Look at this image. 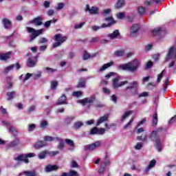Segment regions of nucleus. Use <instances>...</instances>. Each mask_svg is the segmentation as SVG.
Masks as SVG:
<instances>
[{"mask_svg":"<svg viewBox=\"0 0 176 176\" xmlns=\"http://www.w3.org/2000/svg\"><path fill=\"white\" fill-rule=\"evenodd\" d=\"M64 6H65L64 3H59L57 6L55 7V9L56 10H61L62 9H64Z\"/></svg>","mask_w":176,"mask_h":176,"instance_id":"51","label":"nucleus"},{"mask_svg":"<svg viewBox=\"0 0 176 176\" xmlns=\"http://www.w3.org/2000/svg\"><path fill=\"white\" fill-rule=\"evenodd\" d=\"M4 126H7L10 133H12L14 135H17V130L13 127L9 122H3Z\"/></svg>","mask_w":176,"mask_h":176,"instance_id":"21","label":"nucleus"},{"mask_svg":"<svg viewBox=\"0 0 176 176\" xmlns=\"http://www.w3.org/2000/svg\"><path fill=\"white\" fill-rule=\"evenodd\" d=\"M47 124H49L47 123V121H46V120H43V121H41V122L40 127H41V129H46V126H47Z\"/></svg>","mask_w":176,"mask_h":176,"instance_id":"54","label":"nucleus"},{"mask_svg":"<svg viewBox=\"0 0 176 176\" xmlns=\"http://www.w3.org/2000/svg\"><path fill=\"white\" fill-rule=\"evenodd\" d=\"M72 96H73L74 97H81V96H82V91H74V92L72 93Z\"/></svg>","mask_w":176,"mask_h":176,"instance_id":"58","label":"nucleus"},{"mask_svg":"<svg viewBox=\"0 0 176 176\" xmlns=\"http://www.w3.org/2000/svg\"><path fill=\"white\" fill-rule=\"evenodd\" d=\"M23 175H25V176H38V175L36 174V170H35L23 171Z\"/></svg>","mask_w":176,"mask_h":176,"instance_id":"34","label":"nucleus"},{"mask_svg":"<svg viewBox=\"0 0 176 176\" xmlns=\"http://www.w3.org/2000/svg\"><path fill=\"white\" fill-rule=\"evenodd\" d=\"M163 131V128L160 127L155 131H153L148 136L149 140L154 141V146L158 152H162V142L159 138V133Z\"/></svg>","mask_w":176,"mask_h":176,"instance_id":"2","label":"nucleus"},{"mask_svg":"<svg viewBox=\"0 0 176 176\" xmlns=\"http://www.w3.org/2000/svg\"><path fill=\"white\" fill-rule=\"evenodd\" d=\"M45 71L47 74H55V72H57L56 69H53V68L49 67H45Z\"/></svg>","mask_w":176,"mask_h":176,"instance_id":"41","label":"nucleus"},{"mask_svg":"<svg viewBox=\"0 0 176 176\" xmlns=\"http://www.w3.org/2000/svg\"><path fill=\"white\" fill-rule=\"evenodd\" d=\"M153 34L154 35V36H156L157 35L164 36V35H166V32L162 30L160 28H157L153 30Z\"/></svg>","mask_w":176,"mask_h":176,"instance_id":"22","label":"nucleus"},{"mask_svg":"<svg viewBox=\"0 0 176 176\" xmlns=\"http://www.w3.org/2000/svg\"><path fill=\"white\" fill-rule=\"evenodd\" d=\"M10 54H12V52H8L6 54L0 53L1 61H6V60H9V58H10Z\"/></svg>","mask_w":176,"mask_h":176,"instance_id":"25","label":"nucleus"},{"mask_svg":"<svg viewBox=\"0 0 176 176\" xmlns=\"http://www.w3.org/2000/svg\"><path fill=\"white\" fill-rule=\"evenodd\" d=\"M133 113V111L131 110H129V111H126L124 115L122 116V122L123 120H125L126 118H129V116H130V115H132Z\"/></svg>","mask_w":176,"mask_h":176,"instance_id":"44","label":"nucleus"},{"mask_svg":"<svg viewBox=\"0 0 176 176\" xmlns=\"http://www.w3.org/2000/svg\"><path fill=\"white\" fill-rule=\"evenodd\" d=\"M46 142L38 140L33 145V147L35 148V149H40V148H43V146H46Z\"/></svg>","mask_w":176,"mask_h":176,"instance_id":"23","label":"nucleus"},{"mask_svg":"<svg viewBox=\"0 0 176 176\" xmlns=\"http://www.w3.org/2000/svg\"><path fill=\"white\" fill-rule=\"evenodd\" d=\"M141 148H142V144L141 142H138L135 146V149L137 150H140Z\"/></svg>","mask_w":176,"mask_h":176,"instance_id":"64","label":"nucleus"},{"mask_svg":"<svg viewBox=\"0 0 176 176\" xmlns=\"http://www.w3.org/2000/svg\"><path fill=\"white\" fill-rule=\"evenodd\" d=\"M157 124V113H155L153 116V125L156 126Z\"/></svg>","mask_w":176,"mask_h":176,"instance_id":"49","label":"nucleus"},{"mask_svg":"<svg viewBox=\"0 0 176 176\" xmlns=\"http://www.w3.org/2000/svg\"><path fill=\"white\" fill-rule=\"evenodd\" d=\"M153 67V62L148 61L146 64V69H149V68H152Z\"/></svg>","mask_w":176,"mask_h":176,"instance_id":"56","label":"nucleus"},{"mask_svg":"<svg viewBox=\"0 0 176 176\" xmlns=\"http://www.w3.org/2000/svg\"><path fill=\"white\" fill-rule=\"evenodd\" d=\"M137 140H138V141H142L143 142H148V136H146V135H145L144 137L138 136Z\"/></svg>","mask_w":176,"mask_h":176,"instance_id":"46","label":"nucleus"},{"mask_svg":"<svg viewBox=\"0 0 176 176\" xmlns=\"http://www.w3.org/2000/svg\"><path fill=\"white\" fill-rule=\"evenodd\" d=\"M169 80H170L168 78H166V80H165V82L164 84V88H163L164 91H166V89H167V87L168 86Z\"/></svg>","mask_w":176,"mask_h":176,"instance_id":"61","label":"nucleus"},{"mask_svg":"<svg viewBox=\"0 0 176 176\" xmlns=\"http://www.w3.org/2000/svg\"><path fill=\"white\" fill-rule=\"evenodd\" d=\"M101 146V142L97 141L91 144H88L85 146V151H94L96 148Z\"/></svg>","mask_w":176,"mask_h":176,"instance_id":"10","label":"nucleus"},{"mask_svg":"<svg viewBox=\"0 0 176 176\" xmlns=\"http://www.w3.org/2000/svg\"><path fill=\"white\" fill-rule=\"evenodd\" d=\"M104 133H105V129L104 128L98 129L96 126L92 128L90 131L91 135H94V134H98L99 135H102Z\"/></svg>","mask_w":176,"mask_h":176,"instance_id":"12","label":"nucleus"},{"mask_svg":"<svg viewBox=\"0 0 176 176\" xmlns=\"http://www.w3.org/2000/svg\"><path fill=\"white\" fill-rule=\"evenodd\" d=\"M14 160H16L18 162H24V163H26V164H28V163H30V160L27 157V154L19 155L17 157L14 158Z\"/></svg>","mask_w":176,"mask_h":176,"instance_id":"16","label":"nucleus"},{"mask_svg":"<svg viewBox=\"0 0 176 176\" xmlns=\"http://www.w3.org/2000/svg\"><path fill=\"white\" fill-rule=\"evenodd\" d=\"M96 56H97V54H93L92 55H90L87 52V51H85L82 59H83L84 61H86V60H89V58H91V57L94 58V57H96Z\"/></svg>","mask_w":176,"mask_h":176,"instance_id":"31","label":"nucleus"},{"mask_svg":"<svg viewBox=\"0 0 176 176\" xmlns=\"http://www.w3.org/2000/svg\"><path fill=\"white\" fill-rule=\"evenodd\" d=\"M36 127V126L34 124H30L28 126V131H34V130H35Z\"/></svg>","mask_w":176,"mask_h":176,"instance_id":"60","label":"nucleus"},{"mask_svg":"<svg viewBox=\"0 0 176 176\" xmlns=\"http://www.w3.org/2000/svg\"><path fill=\"white\" fill-rule=\"evenodd\" d=\"M100 41V37H94L90 40V43H97Z\"/></svg>","mask_w":176,"mask_h":176,"instance_id":"59","label":"nucleus"},{"mask_svg":"<svg viewBox=\"0 0 176 176\" xmlns=\"http://www.w3.org/2000/svg\"><path fill=\"white\" fill-rule=\"evenodd\" d=\"M41 75H42V72H38L37 74H33V78H34V79H39V78H41Z\"/></svg>","mask_w":176,"mask_h":176,"instance_id":"63","label":"nucleus"},{"mask_svg":"<svg viewBox=\"0 0 176 176\" xmlns=\"http://www.w3.org/2000/svg\"><path fill=\"white\" fill-rule=\"evenodd\" d=\"M27 31L28 32L32 34V36L30 38V41L32 42L34 39H36L37 36H39V35H41V34L43 32V29L36 30L34 28H32L31 27H28Z\"/></svg>","mask_w":176,"mask_h":176,"instance_id":"6","label":"nucleus"},{"mask_svg":"<svg viewBox=\"0 0 176 176\" xmlns=\"http://www.w3.org/2000/svg\"><path fill=\"white\" fill-rule=\"evenodd\" d=\"M67 104H68V102H67V96L65 95H62L56 102V105H64Z\"/></svg>","mask_w":176,"mask_h":176,"instance_id":"20","label":"nucleus"},{"mask_svg":"<svg viewBox=\"0 0 176 176\" xmlns=\"http://www.w3.org/2000/svg\"><path fill=\"white\" fill-rule=\"evenodd\" d=\"M95 100H96V96L92 95L89 98H85L82 100H80V104H82V105H86V104H93Z\"/></svg>","mask_w":176,"mask_h":176,"instance_id":"13","label":"nucleus"},{"mask_svg":"<svg viewBox=\"0 0 176 176\" xmlns=\"http://www.w3.org/2000/svg\"><path fill=\"white\" fill-rule=\"evenodd\" d=\"M56 140H57V141H58L59 144L58 145V148L60 151H63V149H64V140H63V139L60 138H56Z\"/></svg>","mask_w":176,"mask_h":176,"instance_id":"35","label":"nucleus"},{"mask_svg":"<svg viewBox=\"0 0 176 176\" xmlns=\"http://www.w3.org/2000/svg\"><path fill=\"white\" fill-rule=\"evenodd\" d=\"M68 176H79V174H78V172L76 170H70V172L68 173Z\"/></svg>","mask_w":176,"mask_h":176,"instance_id":"57","label":"nucleus"},{"mask_svg":"<svg viewBox=\"0 0 176 176\" xmlns=\"http://www.w3.org/2000/svg\"><path fill=\"white\" fill-rule=\"evenodd\" d=\"M43 139L47 142H52V141H54V140H56V138H54L50 135H45L44 136Z\"/></svg>","mask_w":176,"mask_h":176,"instance_id":"48","label":"nucleus"},{"mask_svg":"<svg viewBox=\"0 0 176 176\" xmlns=\"http://www.w3.org/2000/svg\"><path fill=\"white\" fill-rule=\"evenodd\" d=\"M116 17L119 20H123V19L126 17V14H124V12H118L116 14Z\"/></svg>","mask_w":176,"mask_h":176,"instance_id":"47","label":"nucleus"},{"mask_svg":"<svg viewBox=\"0 0 176 176\" xmlns=\"http://www.w3.org/2000/svg\"><path fill=\"white\" fill-rule=\"evenodd\" d=\"M111 12H112V10H111V8L103 10L101 12V15L104 17V21L108 22V23L106 24L109 27H112L113 24H116V21H115V19H113V17L111 15Z\"/></svg>","mask_w":176,"mask_h":176,"instance_id":"4","label":"nucleus"},{"mask_svg":"<svg viewBox=\"0 0 176 176\" xmlns=\"http://www.w3.org/2000/svg\"><path fill=\"white\" fill-rule=\"evenodd\" d=\"M38 63V55L34 57H29L26 61V64L29 68H34Z\"/></svg>","mask_w":176,"mask_h":176,"instance_id":"9","label":"nucleus"},{"mask_svg":"<svg viewBox=\"0 0 176 176\" xmlns=\"http://www.w3.org/2000/svg\"><path fill=\"white\" fill-rule=\"evenodd\" d=\"M65 142L69 145V146H71L72 149H70V151H74V148L75 147V143L74 142V141L71 140V139H65Z\"/></svg>","mask_w":176,"mask_h":176,"instance_id":"39","label":"nucleus"},{"mask_svg":"<svg viewBox=\"0 0 176 176\" xmlns=\"http://www.w3.org/2000/svg\"><path fill=\"white\" fill-rule=\"evenodd\" d=\"M138 31H140V25L138 24H133L130 28L129 36L131 38L138 36Z\"/></svg>","mask_w":176,"mask_h":176,"instance_id":"8","label":"nucleus"},{"mask_svg":"<svg viewBox=\"0 0 176 176\" xmlns=\"http://www.w3.org/2000/svg\"><path fill=\"white\" fill-rule=\"evenodd\" d=\"M78 89H83L86 87V79L81 78L78 80V83L76 86Z\"/></svg>","mask_w":176,"mask_h":176,"instance_id":"26","label":"nucleus"},{"mask_svg":"<svg viewBox=\"0 0 176 176\" xmlns=\"http://www.w3.org/2000/svg\"><path fill=\"white\" fill-rule=\"evenodd\" d=\"M43 18L42 16H39L34 19H33L32 21H30V24H34V25H42L43 24Z\"/></svg>","mask_w":176,"mask_h":176,"instance_id":"15","label":"nucleus"},{"mask_svg":"<svg viewBox=\"0 0 176 176\" xmlns=\"http://www.w3.org/2000/svg\"><path fill=\"white\" fill-rule=\"evenodd\" d=\"M138 12L140 16L145 14V7L140 6L138 8Z\"/></svg>","mask_w":176,"mask_h":176,"instance_id":"43","label":"nucleus"},{"mask_svg":"<svg viewBox=\"0 0 176 176\" xmlns=\"http://www.w3.org/2000/svg\"><path fill=\"white\" fill-rule=\"evenodd\" d=\"M98 10L100 9L97 7L92 6L90 8V5L87 4L85 6V12H89V14H98Z\"/></svg>","mask_w":176,"mask_h":176,"instance_id":"11","label":"nucleus"},{"mask_svg":"<svg viewBox=\"0 0 176 176\" xmlns=\"http://www.w3.org/2000/svg\"><path fill=\"white\" fill-rule=\"evenodd\" d=\"M58 170V166L57 165H47L45 168V173H52V171H57Z\"/></svg>","mask_w":176,"mask_h":176,"instance_id":"18","label":"nucleus"},{"mask_svg":"<svg viewBox=\"0 0 176 176\" xmlns=\"http://www.w3.org/2000/svg\"><path fill=\"white\" fill-rule=\"evenodd\" d=\"M54 41H55V43L53 44L52 47L54 49H56V47H60V45H63L64 42H65L67 39L68 37L66 36H63L61 34H57L54 36L52 38Z\"/></svg>","mask_w":176,"mask_h":176,"instance_id":"5","label":"nucleus"},{"mask_svg":"<svg viewBox=\"0 0 176 176\" xmlns=\"http://www.w3.org/2000/svg\"><path fill=\"white\" fill-rule=\"evenodd\" d=\"M113 65V62L111 61L108 63L104 64L98 70L99 72H103L105 69L109 68V67H112Z\"/></svg>","mask_w":176,"mask_h":176,"instance_id":"29","label":"nucleus"},{"mask_svg":"<svg viewBox=\"0 0 176 176\" xmlns=\"http://www.w3.org/2000/svg\"><path fill=\"white\" fill-rule=\"evenodd\" d=\"M2 23L6 30H9V28H12V21H10V20L4 18L2 19Z\"/></svg>","mask_w":176,"mask_h":176,"instance_id":"19","label":"nucleus"},{"mask_svg":"<svg viewBox=\"0 0 176 176\" xmlns=\"http://www.w3.org/2000/svg\"><path fill=\"white\" fill-rule=\"evenodd\" d=\"M114 56H116V57H122L124 56V50H120L114 52Z\"/></svg>","mask_w":176,"mask_h":176,"instance_id":"40","label":"nucleus"},{"mask_svg":"<svg viewBox=\"0 0 176 176\" xmlns=\"http://www.w3.org/2000/svg\"><path fill=\"white\" fill-rule=\"evenodd\" d=\"M20 144V139L16 138L15 140L11 141L9 144H6V148L10 149V148H16V146H19Z\"/></svg>","mask_w":176,"mask_h":176,"instance_id":"14","label":"nucleus"},{"mask_svg":"<svg viewBox=\"0 0 176 176\" xmlns=\"http://www.w3.org/2000/svg\"><path fill=\"white\" fill-rule=\"evenodd\" d=\"M163 75H164V70H163L160 74L157 76V82L160 83L162 78H163Z\"/></svg>","mask_w":176,"mask_h":176,"instance_id":"52","label":"nucleus"},{"mask_svg":"<svg viewBox=\"0 0 176 176\" xmlns=\"http://www.w3.org/2000/svg\"><path fill=\"white\" fill-rule=\"evenodd\" d=\"M156 164V161L155 160H153L150 162L148 166L144 169V173H149L151 170V168H153L155 167V165Z\"/></svg>","mask_w":176,"mask_h":176,"instance_id":"27","label":"nucleus"},{"mask_svg":"<svg viewBox=\"0 0 176 176\" xmlns=\"http://www.w3.org/2000/svg\"><path fill=\"white\" fill-rule=\"evenodd\" d=\"M119 36H120V32H119V30H116L112 33L107 35V38H109L111 40L118 39Z\"/></svg>","mask_w":176,"mask_h":176,"instance_id":"17","label":"nucleus"},{"mask_svg":"<svg viewBox=\"0 0 176 176\" xmlns=\"http://www.w3.org/2000/svg\"><path fill=\"white\" fill-rule=\"evenodd\" d=\"M140 65L141 62L138 59H134L127 63L120 65L118 66V69L128 71V72H137Z\"/></svg>","mask_w":176,"mask_h":176,"instance_id":"1","label":"nucleus"},{"mask_svg":"<svg viewBox=\"0 0 176 176\" xmlns=\"http://www.w3.org/2000/svg\"><path fill=\"white\" fill-rule=\"evenodd\" d=\"M109 118V115L106 114L103 116L100 117L96 122V126H100L101 123H104V122H107L108 118Z\"/></svg>","mask_w":176,"mask_h":176,"instance_id":"24","label":"nucleus"},{"mask_svg":"<svg viewBox=\"0 0 176 176\" xmlns=\"http://www.w3.org/2000/svg\"><path fill=\"white\" fill-rule=\"evenodd\" d=\"M110 26H108L107 23H103L101 26L94 25L91 27V29L93 31L96 32L98 31V30H101V28H108Z\"/></svg>","mask_w":176,"mask_h":176,"instance_id":"32","label":"nucleus"},{"mask_svg":"<svg viewBox=\"0 0 176 176\" xmlns=\"http://www.w3.org/2000/svg\"><path fill=\"white\" fill-rule=\"evenodd\" d=\"M83 124V122H82L81 121L75 122L74 124V129L75 130H79V129H80V127H82Z\"/></svg>","mask_w":176,"mask_h":176,"instance_id":"38","label":"nucleus"},{"mask_svg":"<svg viewBox=\"0 0 176 176\" xmlns=\"http://www.w3.org/2000/svg\"><path fill=\"white\" fill-rule=\"evenodd\" d=\"M71 167L72 168H76L79 167V164H78V162H76V161L72 160L71 162Z\"/></svg>","mask_w":176,"mask_h":176,"instance_id":"53","label":"nucleus"},{"mask_svg":"<svg viewBox=\"0 0 176 176\" xmlns=\"http://www.w3.org/2000/svg\"><path fill=\"white\" fill-rule=\"evenodd\" d=\"M34 74H30L28 73L25 74V76H24V75H21L19 78V79L21 80H23V82H25L26 80H28V79L30 78V76H33Z\"/></svg>","mask_w":176,"mask_h":176,"instance_id":"36","label":"nucleus"},{"mask_svg":"<svg viewBox=\"0 0 176 176\" xmlns=\"http://www.w3.org/2000/svg\"><path fill=\"white\" fill-rule=\"evenodd\" d=\"M109 166V161L102 163L100 168L98 170L99 174H102L105 171V167Z\"/></svg>","mask_w":176,"mask_h":176,"instance_id":"30","label":"nucleus"},{"mask_svg":"<svg viewBox=\"0 0 176 176\" xmlns=\"http://www.w3.org/2000/svg\"><path fill=\"white\" fill-rule=\"evenodd\" d=\"M119 80H120V78L117 77L115 78L113 80L112 85H113V89H119V87H122V86H124V85H127L129 83V81H121L119 82Z\"/></svg>","mask_w":176,"mask_h":176,"instance_id":"7","label":"nucleus"},{"mask_svg":"<svg viewBox=\"0 0 176 176\" xmlns=\"http://www.w3.org/2000/svg\"><path fill=\"white\" fill-rule=\"evenodd\" d=\"M46 155H47V151H46L40 153V154L38 155V159H45V157H46Z\"/></svg>","mask_w":176,"mask_h":176,"instance_id":"50","label":"nucleus"},{"mask_svg":"<svg viewBox=\"0 0 176 176\" xmlns=\"http://www.w3.org/2000/svg\"><path fill=\"white\" fill-rule=\"evenodd\" d=\"M14 67H16V65L12 64L8 67H5L3 74H8L9 72L12 71Z\"/></svg>","mask_w":176,"mask_h":176,"instance_id":"42","label":"nucleus"},{"mask_svg":"<svg viewBox=\"0 0 176 176\" xmlns=\"http://www.w3.org/2000/svg\"><path fill=\"white\" fill-rule=\"evenodd\" d=\"M6 96H8V101H12L16 97V91H12L6 93Z\"/></svg>","mask_w":176,"mask_h":176,"instance_id":"33","label":"nucleus"},{"mask_svg":"<svg viewBox=\"0 0 176 176\" xmlns=\"http://www.w3.org/2000/svg\"><path fill=\"white\" fill-rule=\"evenodd\" d=\"M125 5L124 0H118L114 6V9H122Z\"/></svg>","mask_w":176,"mask_h":176,"instance_id":"28","label":"nucleus"},{"mask_svg":"<svg viewBox=\"0 0 176 176\" xmlns=\"http://www.w3.org/2000/svg\"><path fill=\"white\" fill-rule=\"evenodd\" d=\"M75 118H76V117L74 116L67 117L65 119V123L66 124H71V123L72 122V120H75Z\"/></svg>","mask_w":176,"mask_h":176,"instance_id":"37","label":"nucleus"},{"mask_svg":"<svg viewBox=\"0 0 176 176\" xmlns=\"http://www.w3.org/2000/svg\"><path fill=\"white\" fill-rule=\"evenodd\" d=\"M60 152L58 151H48L47 153V155H49V156H56V155H58Z\"/></svg>","mask_w":176,"mask_h":176,"instance_id":"55","label":"nucleus"},{"mask_svg":"<svg viewBox=\"0 0 176 176\" xmlns=\"http://www.w3.org/2000/svg\"><path fill=\"white\" fill-rule=\"evenodd\" d=\"M58 86V82L54 80L51 82V90H56Z\"/></svg>","mask_w":176,"mask_h":176,"instance_id":"45","label":"nucleus"},{"mask_svg":"<svg viewBox=\"0 0 176 176\" xmlns=\"http://www.w3.org/2000/svg\"><path fill=\"white\" fill-rule=\"evenodd\" d=\"M148 96H149V94L146 91H144L138 96V98H141V97H148Z\"/></svg>","mask_w":176,"mask_h":176,"instance_id":"62","label":"nucleus"},{"mask_svg":"<svg viewBox=\"0 0 176 176\" xmlns=\"http://www.w3.org/2000/svg\"><path fill=\"white\" fill-rule=\"evenodd\" d=\"M133 96H138V81L129 82V86L124 89V97L127 98Z\"/></svg>","mask_w":176,"mask_h":176,"instance_id":"3","label":"nucleus"}]
</instances>
